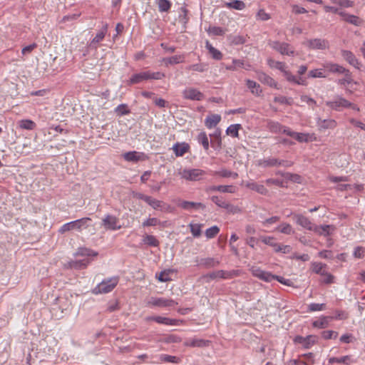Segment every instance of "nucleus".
<instances>
[{
  "label": "nucleus",
  "instance_id": "nucleus-38",
  "mask_svg": "<svg viewBox=\"0 0 365 365\" xmlns=\"http://www.w3.org/2000/svg\"><path fill=\"white\" fill-rule=\"evenodd\" d=\"M213 174L215 175H218V176H220L222 178H232L234 179H236L238 178V174L237 173H235V172H232L227 169H221L220 170H217V171H215L213 173Z\"/></svg>",
  "mask_w": 365,
  "mask_h": 365
},
{
  "label": "nucleus",
  "instance_id": "nucleus-11",
  "mask_svg": "<svg viewBox=\"0 0 365 365\" xmlns=\"http://www.w3.org/2000/svg\"><path fill=\"white\" fill-rule=\"evenodd\" d=\"M211 200L220 207L227 210L228 212L232 213H236L240 211L239 208L230 204L228 202L225 200L222 197L212 196Z\"/></svg>",
  "mask_w": 365,
  "mask_h": 365
},
{
  "label": "nucleus",
  "instance_id": "nucleus-55",
  "mask_svg": "<svg viewBox=\"0 0 365 365\" xmlns=\"http://www.w3.org/2000/svg\"><path fill=\"white\" fill-rule=\"evenodd\" d=\"M308 76L309 78H326L327 76L322 68H318L311 70L308 73Z\"/></svg>",
  "mask_w": 365,
  "mask_h": 365
},
{
  "label": "nucleus",
  "instance_id": "nucleus-33",
  "mask_svg": "<svg viewBox=\"0 0 365 365\" xmlns=\"http://www.w3.org/2000/svg\"><path fill=\"white\" fill-rule=\"evenodd\" d=\"M200 264L205 268H212L220 264V261L213 257H206L200 259Z\"/></svg>",
  "mask_w": 365,
  "mask_h": 365
},
{
  "label": "nucleus",
  "instance_id": "nucleus-56",
  "mask_svg": "<svg viewBox=\"0 0 365 365\" xmlns=\"http://www.w3.org/2000/svg\"><path fill=\"white\" fill-rule=\"evenodd\" d=\"M219 232L220 228L217 226L214 225L206 230L205 236L207 237V238L211 239L215 237L219 233Z\"/></svg>",
  "mask_w": 365,
  "mask_h": 365
},
{
  "label": "nucleus",
  "instance_id": "nucleus-41",
  "mask_svg": "<svg viewBox=\"0 0 365 365\" xmlns=\"http://www.w3.org/2000/svg\"><path fill=\"white\" fill-rule=\"evenodd\" d=\"M164 62L165 64H178L180 63H182L185 61L184 55H176L169 58H164Z\"/></svg>",
  "mask_w": 365,
  "mask_h": 365
},
{
  "label": "nucleus",
  "instance_id": "nucleus-63",
  "mask_svg": "<svg viewBox=\"0 0 365 365\" xmlns=\"http://www.w3.org/2000/svg\"><path fill=\"white\" fill-rule=\"evenodd\" d=\"M115 111L120 115H126V114H128L130 113V110L128 108V106H127L126 104H120V105H119L115 108Z\"/></svg>",
  "mask_w": 365,
  "mask_h": 365
},
{
  "label": "nucleus",
  "instance_id": "nucleus-10",
  "mask_svg": "<svg viewBox=\"0 0 365 365\" xmlns=\"http://www.w3.org/2000/svg\"><path fill=\"white\" fill-rule=\"evenodd\" d=\"M252 274L258 279L266 282H270L273 280V274L271 272L264 271L258 267L253 266L250 269Z\"/></svg>",
  "mask_w": 365,
  "mask_h": 365
},
{
  "label": "nucleus",
  "instance_id": "nucleus-4",
  "mask_svg": "<svg viewBox=\"0 0 365 365\" xmlns=\"http://www.w3.org/2000/svg\"><path fill=\"white\" fill-rule=\"evenodd\" d=\"M269 45L272 49L279 52L282 55L292 56L295 55V51L294 48L287 43L280 42L278 41H272L269 42Z\"/></svg>",
  "mask_w": 365,
  "mask_h": 365
},
{
  "label": "nucleus",
  "instance_id": "nucleus-42",
  "mask_svg": "<svg viewBox=\"0 0 365 365\" xmlns=\"http://www.w3.org/2000/svg\"><path fill=\"white\" fill-rule=\"evenodd\" d=\"M173 272H174L173 269H168V270L162 271L161 272L159 273L158 275H157V278L160 282H169V281L172 280L170 275V274H172Z\"/></svg>",
  "mask_w": 365,
  "mask_h": 365
},
{
  "label": "nucleus",
  "instance_id": "nucleus-22",
  "mask_svg": "<svg viewBox=\"0 0 365 365\" xmlns=\"http://www.w3.org/2000/svg\"><path fill=\"white\" fill-rule=\"evenodd\" d=\"M268 129L274 133H284L289 130V128L284 126L278 122L270 120L267 123Z\"/></svg>",
  "mask_w": 365,
  "mask_h": 365
},
{
  "label": "nucleus",
  "instance_id": "nucleus-50",
  "mask_svg": "<svg viewBox=\"0 0 365 365\" xmlns=\"http://www.w3.org/2000/svg\"><path fill=\"white\" fill-rule=\"evenodd\" d=\"M240 128V124L231 125L227 128L226 133L232 137L237 138L238 137V132Z\"/></svg>",
  "mask_w": 365,
  "mask_h": 365
},
{
  "label": "nucleus",
  "instance_id": "nucleus-6",
  "mask_svg": "<svg viewBox=\"0 0 365 365\" xmlns=\"http://www.w3.org/2000/svg\"><path fill=\"white\" fill-rule=\"evenodd\" d=\"M326 106L332 110L341 111L344 108H348L350 102L341 96H336L333 100L327 101Z\"/></svg>",
  "mask_w": 365,
  "mask_h": 365
},
{
  "label": "nucleus",
  "instance_id": "nucleus-18",
  "mask_svg": "<svg viewBox=\"0 0 365 365\" xmlns=\"http://www.w3.org/2000/svg\"><path fill=\"white\" fill-rule=\"evenodd\" d=\"M123 158L128 162H138L145 160L147 157L143 153H138L136 151H130L123 154Z\"/></svg>",
  "mask_w": 365,
  "mask_h": 365
},
{
  "label": "nucleus",
  "instance_id": "nucleus-52",
  "mask_svg": "<svg viewBox=\"0 0 365 365\" xmlns=\"http://www.w3.org/2000/svg\"><path fill=\"white\" fill-rule=\"evenodd\" d=\"M164 224H165V222H161L156 217H150V218H148L146 220H145L142 223V226L143 227H154V226H156L158 225H162L163 226H164Z\"/></svg>",
  "mask_w": 365,
  "mask_h": 365
},
{
  "label": "nucleus",
  "instance_id": "nucleus-58",
  "mask_svg": "<svg viewBox=\"0 0 365 365\" xmlns=\"http://www.w3.org/2000/svg\"><path fill=\"white\" fill-rule=\"evenodd\" d=\"M344 74V78L339 81V83L341 85H349L351 83V73L348 69H345V71L342 73Z\"/></svg>",
  "mask_w": 365,
  "mask_h": 365
},
{
  "label": "nucleus",
  "instance_id": "nucleus-23",
  "mask_svg": "<svg viewBox=\"0 0 365 365\" xmlns=\"http://www.w3.org/2000/svg\"><path fill=\"white\" fill-rule=\"evenodd\" d=\"M257 78L262 83L266 84L270 87L277 88V83L272 77L263 72H258L257 73Z\"/></svg>",
  "mask_w": 365,
  "mask_h": 365
},
{
  "label": "nucleus",
  "instance_id": "nucleus-64",
  "mask_svg": "<svg viewBox=\"0 0 365 365\" xmlns=\"http://www.w3.org/2000/svg\"><path fill=\"white\" fill-rule=\"evenodd\" d=\"M208 31L210 34L215 36H222L225 34L224 30L218 26L210 27Z\"/></svg>",
  "mask_w": 365,
  "mask_h": 365
},
{
  "label": "nucleus",
  "instance_id": "nucleus-46",
  "mask_svg": "<svg viewBox=\"0 0 365 365\" xmlns=\"http://www.w3.org/2000/svg\"><path fill=\"white\" fill-rule=\"evenodd\" d=\"M329 363L332 364L334 363H340L349 365L351 363L350 356H344L340 358L331 357L329 359Z\"/></svg>",
  "mask_w": 365,
  "mask_h": 365
},
{
  "label": "nucleus",
  "instance_id": "nucleus-24",
  "mask_svg": "<svg viewBox=\"0 0 365 365\" xmlns=\"http://www.w3.org/2000/svg\"><path fill=\"white\" fill-rule=\"evenodd\" d=\"M210 143L213 148H220L222 145L221 140V130L219 128L215 130V131L210 135Z\"/></svg>",
  "mask_w": 365,
  "mask_h": 365
},
{
  "label": "nucleus",
  "instance_id": "nucleus-8",
  "mask_svg": "<svg viewBox=\"0 0 365 365\" xmlns=\"http://www.w3.org/2000/svg\"><path fill=\"white\" fill-rule=\"evenodd\" d=\"M177 304L174 300L164 297H151L148 302V305L158 307H170Z\"/></svg>",
  "mask_w": 365,
  "mask_h": 365
},
{
  "label": "nucleus",
  "instance_id": "nucleus-61",
  "mask_svg": "<svg viewBox=\"0 0 365 365\" xmlns=\"http://www.w3.org/2000/svg\"><path fill=\"white\" fill-rule=\"evenodd\" d=\"M147 203L150 205L153 209L157 210L161 207L163 202L158 200H156L155 198H153L152 197H149Z\"/></svg>",
  "mask_w": 365,
  "mask_h": 365
},
{
  "label": "nucleus",
  "instance_id": "nucleus-31",
  "mask_svg": "<svg viewBox=\"0 0 365 365\" xmlns=\"http://www.w3.org/2000/svg\"><path fill=\"white\" fill-rule=\"evenodd\" d=\"M17 124L19 128L27 130H34L36 127V123L29 119L20 120Z\"/></svg>",
  "mask_w": 365,
  "mask_h": 365
},
{
  "label": "nucleus",
  "instance_id": "nucleus-48",
  "mask_svg": "<svg viewBox=\"0 0 365 365\" xmlns=\"http://www.w3.org/2000/svg\"><path fill=\"white\" fill-rule=\"evenodd\" d=\"M187 71H194L197 72H204L207 69V65L205 63H196L187 66Z\"/></svg>",
  "mask_w": 365,
  "mask_h": 365
},
{
  "label": "nucleus",
  "instance_id": "nucleus-13",
  "mask_svg": "<svg viewBox=\"0 0 365 365\" xmlns=\"http://www.w3.org/2000/svg\"><path fill=\"white\" fill-rule=\"evenodd\" d=\"M293 220L302 227L312 231L315 225L306 216L301 214H294Z\"/></svg>",
  "mask_w": 365,
  "mask_h": 365
},
{
  "label": "nucleus",
  "instance_id": "nucleus-39",
  "mask_svg": "<svg viewBox=\"0 0 365 365\" xmlns=\"http://www.w3.org/2000/svg\"><path fill=\"white\" fill-rule=\"evenodd\" d=\"M90 263L88 259H84L82 260L71 261L69 263L70 267L76 269H84Z\"/></svg>",
  "mask_w": 365,
  "mask_h": 365
},
{
  "label": "nucleus",
  "instance_id": "nucleus-16",
  "mask_svg": "<svg viewBox=\"0 0 365 365\" xmlns=\"http://www.w3.org/2000/svg\"><path fill=\"white\" fill-rule=\"evenodd\" d=\"M340 16L343 18L344 21L356 26H361L364 22L359 16L348 14L345 11L340 12Z\"/></svg>",
  "mask_w": 365,
  "mask_h": 365
},
{
  "label": "nucleus",
  "instance_id": "nucleus-34",
  "mask_svg": "<svg viewBox=\"0 0 365 365\" xmlns=\"http://www.w3.org/2000/svg\"><path fill=\"white\" fill-rule=\"evenodd\" d=\"M336 120L333 119L319 120L318 125L320 130L334 129L336 126Z\"/></svg>",
  "mask_w": 365,
  "mask_h": 365
},
{
  "label": "nucleus",
  "instance_id": "nucleus-57",
  "mask_svg": "<svg viewBox=\"0 0 365 365\" xmlns=\"http://www.w3.org/2000/svg\"><path fill=\"white\" fill-rule=\"evenodd\" d=\"M76 255L81 256H97L98 253L93 250L81 247L78 250Z\"/></svg>",
  "mask_w": 365,
  "mask_h": 365
},
{
  "label": "nucleus",
  "instance_id": "nucleus-2",
  "mask_svg": "<svg viewBox=\"0 0 365 365\" xmlns=\"http://www.w3.org/2000/svg\"><path fill=\"white\" fill-rule=\"evenodd\" d=\"M165 77V74L161 72H151L150 71H147L144 72H140L138 73L133 74L130 78L129 83L130 84H135L139 83L143 81L147 80H160Z\"/></svg>",
  "mask_w": 365,
  "mask_h": 365
},
{
  "label": "nucleus",
  "instance_id": "nucleus-15",
  "mask_svg": "<svg viewBox=\"0 0 365 365\" xmlns=\"http://www.w3.org/2000/svg\"><path fill=\"white\" fill-rule=\"evenodd\" d=\"M342 57L352 66L357 69L361 68V64L359 62L355 55L350 51L341 50V51Z\"/></svg>",
  "mask_w": 365,
  "mask_h": 365
},
{
  "label": "nucleus",
  "instance_id": "nucleus-36",
  "mask_svg": "<svg viewBox=\"0 0 365 365\" xmlns=\"http://www.w3.org/2000/svg\"><path fill=\"white\" fill-rule=\"evenodd\" d=\"M275 230L284 235H292L294 233V230L292 228V225L287 222L280 224L275 228Z\"/></svg>",
  "mask_w": 365,
  "mask_h": 365
},
{
  "label": "nucleus",
  "instance_id": "nucleus-14",
  "mask_svg": "<svg viewBox=\"0 0 365 365\" xmlns=\"http://www.w3.org/2000/svg\"><path fill=\"white\" fill-rule=\"evenodd\" d=\"M307 46L311 49L324 50L329 48V42L325 39L314 38L307 41Z\"/></svg>",
  "mask_w": 365,
  "mask_h": 365
},
{
  "label": "nucleus",
  "instance_id": "nucleus-54",
  "mask_svg": "<svg viewBox=\"0 0 365 365\" xmlns=\"http://www.w3.org/2000/svg\"><path fill=\"white\" fill-rule=\"evenodd\" d=\"M160 359L161 361L178 364L180 362V359L175 356L168 355V354H161L160 356Z\"/></svg>",
  "mask_w": 365,
  "mask_h": 365
},
{
  "label": "nucleus",
  "instance_id": "nucleus-12",
  "mask_svg": "<svg viewBox=\"0 0 365 365\" xmlns=\"http://www.w3.org/2000/svg\"><path fill=\"white\" fill-rule=\"evenodd\" d=\"M182 97L191 101H202L204 94L196 88H187L182 91Z\"/></svg>",
  "mask_w": 365,
  "mask_h": 365
},
{
  "label": "nucleus",
  "instance_id": "nucleus-35",
  "mask_svg": "<svg viewBox=\"0 0 365 365\" xmlns=\"http://www.w3.org/2000/svg\"><path fill=\"white\" fill-rule=\"evenodd\" d=\"M333 319L331 317H322L317 320L313 322L312 325L314 327L319 329H324L329 326V321Z\"/></svg>",
  "mask_w": 365,
  "mask_h": 365
},
{
  "label": "nucleus",
  "instance_id": "nucleus-19",
  "mask_svg": "<svg viewBox=\"0 0 365 365\" xmlns=\"http://www.w3.org/2000/svg\"><path fill=\"white\" fill-rule=\"evenodd\" d=\"M146 321H154L158 324L175 326L178 324V320L161 316H153L146 317Z\"/></svg>",
  "mask_w": 365,
  "mask_h": 365
},
{
  "label": "nucleus",
  "instance_id": "nucleus-32",
  "mask_svg": "<svg viewBox=\"0 0 365 365\" xmlns=\"http://www.w3.org/2000/svg\"><path fill=\"white\" fill-rule=\"evenodd\" d=\"M246 85L252 94L257 96H259L262 94V90L259 84L257 83L255 81L248 79L246 81Z\"/></svg>",
  "mask_w": 365,
  "mask_h": 365
},
{
  "label": "nucleus",
  "instance_id": "nucleus-47",
  "mask_svg": "<svg viewBox=\"0 0 365 365\" xmlns=\"http://www.w3.org/2000/svg\"><path fill=\"white\" fill-rule=\"evenodd\" d=\"M197 140L201 144L205 150L209 149V140L207 134L205 132H201L197 136Z\"/></svg>",
  "mask_w": 365,
  "mask_h": 365
},
{
  "label": "nucleus",
  "instance_id": "nucleus-5",
  "mask_svg": "<svg viewBox=\"0 0 365 365\" xmlns=\"http://www.w3.org/2000/svg\"><path fill=\"white\" fill-rule=\"evenodd\" d=\"M101 226L106 230L115 231L121 228L119 219L113 215H106L101 221Z\"/></svg>",
  "mask_w": 365,
  "mask_h": 365
},
{
  "label": "nucleus",
  "instance_id": "nucleus-21",
  "mask_svg": "<svg viewBox=\"0 0 365 365\" xmlns=\"http://www.w3.org/2000/svg\"><path fill=\"white\" fill-rule=\"evenodd\" d=\"M209 344L210 341L198 338L187 339L184 342L185 346L190 347H204L207 346Z\"/></svg>",
  "mask_w": 365,
  "mask_h": 365
},
{
  "label": "nucleus",
  "instance_id": "nucleus-7",
  "mask_svg": "<svg viewBox=\"0 0 365 365\" xmlns=\"http://www.w3.org/2000/svg\"><path fill=\"white\" fill-rule=\"evenodd\" d=\"M205 174V172L200 169H184L179 172V175L182 178L190 180L197 181L200 180L202 177Z\"/></svg>",
  "mask_w": 365,
  "mask_h": 365
},
{
  "label": "nucleus",
  "instance_id": "nucleus-1",
  "mask_svg": "<svg viewBox=\"0 0 365 365\" xmlns=\"http://www.w3.org/2000/svg\"><path fill=\"white\" fill-rule=\"evenodd\" d=\"M91 222V219L90 217H83L81 219H78L68 223L64 224L59 229V232L63 234L66 232L76 230L78 231H81L83 229H86L90 226V222Z\"/></svg>",
  "mask_w": 365,
  "mask_h": 365
},
{
  "label": "nucleus",
  "instance_id": "nucleus-49",
  "mask_svg": "<svg viewBox=\"0 0 365 365\" xmlns=\"http://www.w3.org/2000/svg\"><path fill=\"white\" fill-rule=\"evenodd\" d=\"M143 241L145 245L151 247H158L159 245V241L155 236L151 235H146L144 237Z\"/></svg>",
  "mask_w": 365,
  "mask_h": 365
},
{
  "label": "nucleus",
  "instance_id": "nucleus-9",
  "mask_svg": "<svg viewBox=\"0 0 365 365\" xmlns=\"http://www.w3.org/2000/svg\"><path fill=\"white\" fill-rule=\"evenodd\" d=\"M240 270H231V271H225V270H217L212 272L209 273L207 277L211 279H215L217 278L220 279H232L235 277L240 275Z\"/></svg>",
  "mask_w": 365,
  "mask_h": 365
},
{
  "label": "nucleus",
  "instance_id": "nucleus-3",
  "mask_svg": "<svg viewBox=\"0 0 365 365\" xmlns=\"http://www.w3.org/2000/svg\"><path fill=\"white\" fill-rule=\"evenodd\" d=\"M118 277H114L105 279L98 284L93 290L96 294H106L111 292L118 284Z\"/></svg>",
  "mask_w": 365,
  "mask_h": 365
},
{
  "label": "nucleus",
  "instance_id": "nucleus-60",
  "mask_svg": "<svg viewBox=\"0 0 365 365\" xmlns=\"http://www.w3.org/2000/svg\"><path fill=\"white\" fill-rule=\"evenodd\" d=\"M332 4H337L341 7L349 8L353 6V2L349 0H330Z\"/></svg>",
  "mask_w": 365,
  "mask_h": 365
},
{
  "label": "nucleus",
  "instance_id": "nucleus-51",
  "mask_svg": "<svg viewBox=\"0 0 365 365\" xmlns=\"http://www.w3.org/2000/svg\"><path fill=\"white\" fill-rule=\"evenodd\" d=\"M157 4L160 12H167L171 7V3L168 0H157Z\"/></svg>",
  "mask_w": 365,
  "mask_h": 365
},
{
  "label": "nucleus",
  "instance_id": "nucleus-45",
  "mask_svg": "<svg viewBox=\"0 0 365 365\" xmlns=\"http://www.w3.org/2000/svg\"><path fill=\"white\" fill-rule=\"evenodd\" d=\"M227 7L237 10H243L245 8V4L240 0H233L226 4Z\"/></svg>",
  "mask_w": 365,
  "mask_h": 365
},
{
  "label": "nucleus",
  "instance_id": "nucleus-25",
  "mask_svg": "<svg viewBox=\"0 0 365 365\" xmlns=\"http://www.w3.org/2000/svg\"><path fill=\"white\" fill-rule=\"evenodd\" d=\"M245 187L252 190H255L261 195H265L268 193L267 189L263 185L257 184V182H255L254 181L247 182L245 183Z\"/></svg>",
  "mask_w": 365,
  "mask_h": 365
},
{
  "label": "nucleus",
  "instance_id": "nucleus-43",
  "mask_svg": "<svg viewBox=\"0 0 365 365\" xmlns=\"http://www.w3.org/2000/svg\"><path fill=\"white\" fill-rule=\"evenodd\" d=\"M312 271L315 272L316 274H320L321 276L324 275L325 274L326 270L325 268L327 265L325 264H323L322 262H313L312 264Z\"/></svg>",
  "mask_w": 365,
  "mask_h": 365
},
{
  "label": "nucleus",
  "instance_id": "nucleus-44",
  "mask_svg": "<svg viewBox=\"0 0 365 365\" xmlns=\"http://www.w3.org/2000/svg\"><path fill=\"white\" fill-rule=\"evenodd\" d=\"M267 63L271 68L278 69L282 73L286 70V65L283 62L274 61L270 58L267 60Z\"/></svg>",
  "mask_w": 365,
  "mask_h": 365
},
{
  "label": "nucleus",
  "instance_id": "nucleus-27",
  "mask_svg": "<svg viewBox=\"0 0 365 365\" xmlns=\"http://www.w3.org/2000/svg\"><path fill=\"white\" fill-rule=\"evenodd\" d=\"M108 31V24H105L101 31H99L96 36L93 38V40L91 42V46L94 47L95 48H97L96 44H98L99 42H101L105 37L106 34Z\"/></svg>",
  "mask_w": 365,
  "mask_h": 365
},
{
  "label": "nucleus",
  "instance_id": "nucleus-62",
  "mask_svg": "<svg viewBox=\"0 0 365 365\" xmlns=\"http://www.w3.org/2000/svg\"><path fill=\"white\" fill-rule=\"evenodd\" d=\"M325 304L312 303L309 305L308 310L309 312L322 311L325 309Z\"/></svg>",
  "mask_w": 365,
  "mask_h": 365
},
{
  "label": "nucleus",
  "instance_id": "nucleus-29",
  "mask_svg": "<svg viewBox=\"0 0 365 365\" xmlns=\"http://www.w3.org/2000/svg\"><path fill=\"white\" fill-rule=\"evenodd\" d=\"M324 68H326L331 73H341L345 71V68L342 66H340L337 63H334L331 62H327L323 65Z\"/></svg>",
  "mask_w": 365,
  "mask_h": 365
},
{
  "label": "nucleus",
  "instance_id": "nucleus-40",
  "mask_svg": "<svg viewBox=\"0 0 365 365\" xmlns=\"http://www.w3.org/2000/svg\"><path fill=\"white\" fill-rule=\"evenodd\" d=\"M259 165L263 167H279L280 166V163L277 158H269L261 161Z\"/></svg>",
  "mask_w": 365,
  "mask_h": 365
},
{
  "label": "nucleus",
  "instance_id": "nucleus-37",
  "mask_svg": "<svg viewBox=\"0 0 365 365\" xmlns=\"http://www.w3.org/2000/svg\"><path fill=\"white\" fill-rule=\"evenodd\" d=\"M205 47L214 59L220 60L222 58V53L214 48L208 41H206Z\"/></svg>",
  "mask_w": 365,
  "mask_h": 365
},
{
  "label": "nucleus",
  "instance_id": "nucleus-30",
  "mask_svg": "<svg viewBox=\"0 0 365 365\" xmlns=\"http://www.w3.org/2000/svg\"><path fill=\"white\" fill-rule=\"evenodd\" d=\"M286 135L294 138L299 143L308 141V134L302 133H297V132L292 131L290 128H289V130H287L286 131Z\"/></svg>",
  "mask_w": 365,
  "mask_h": 365
},
{
  "label": "nucleus",
  "instance_id": "nucleus-53",
  "mask_svg": "<svg viewBox=\"0 0 365 365\" xmlns=\"http://www.w3.org/2000/svg\"><path fill=\"white\" fill-rule=\"evenodd\" d=\"M189 227L190 228V232L192 235L195 237H198L201 235V228L202 227V225L190 223Z\"/></svg>",
  "mask_w": 365,
  "mask_h": 365
},
{
  "label": "nucleus",
  "instance_id": "nucleus-17",
  "mask_svg": "<svg viewBox=\"0 0 365 365\" xmlns=\"http://www.w3.org/2000/svg\"><path fill=\"white\" fill-rule=\"evenodd\" d=\"M178 206L183 210L191 211L192 210H205V205L201 202H190L182 200L178 203Z\"/></svg>",
  "mask_w": 365,
  "mask_h": 365
},
{
  "label": "nucleus",
  "instance_id": "nucleus-28",
  "mask_svg": "<svg viewBox=\"0 0 365 365\" xmlns=\"http://www.w3.org/2000/svg\"><path fill=\"white\" fill-rule=\"evenodd\" d=\"M189 148V145L186 143H177L173 145V150L175 155L180 157L184 155L188 151Z\"/></svg>",
  "mask_w": 365,
  "mask_h": 365
},
{
  "label": "nucleus",
  "instance_id": "nucleus-26",
  "mask_svg": "<svg viewBox=\"0 0 365 365\" xmlns=\"http://www.w3.org/2000/svg\"><path fill=\"white\" fill-rule=\"evenodd\" d=\"M221 120V116L218 114L207 115L205 120V126L210 129L215 127Z\"/></svg>",
  "mask_w": 365,
  "mask_h": 365
},
{
  "label": "nucleus",
  "instance_id": "nucleus-59",
  "mask_svg": "<svg viewBox=\"0 0 365 365\" xmlns=\"http://www.w3.org/2000/svg\"><path fill=\"white\" fill-rule=\"evenodd\" d=\"M274 101L280 104H286L289 106L293 104V99L292 98H287L282 96H275Z\"/></svg>",
  "mask_w": 365,
  "mask_h": 365
},
{
  "label": "nucleus",
  "instance_id": "nucleus-20",
  "mask_svg": "<svg viewBox=\"0 0 365 365\" xmlns=\"http://www.w3.org/2000/svg\"><path fill=\"white\" fill-rule=\"evenodd\" d=\"M335 227L332 225H314V229L312 231L316 232L317 234L319 235L323 236H329L331 235L332 232L334 231Z\"/></svg>",
  "mask_w": 365,
  "mask_h": 365
}]
</instances>
